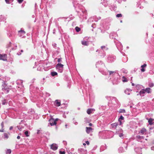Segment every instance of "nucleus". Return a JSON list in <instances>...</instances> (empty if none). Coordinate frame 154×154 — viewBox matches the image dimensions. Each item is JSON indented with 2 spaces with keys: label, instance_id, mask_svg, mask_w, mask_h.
Returning <instances> with one entry per match:
<instances>
[{
  "label": "nucleus",
  "instance_id": "2",
  "mask_svg": "<svg viewBox=\"0 0 154 154\" xmlns=\"http://www.w3.org/2000/svg\"><path fill=\"white\" fill-rule=\"evenodd\" d=\"M10 87V86H8L5 83H4L2 85V90L6 93H8Z\"/></svg>",
  "mask_w": 154,
  "mask_h": 154
},
{
  "label": "nucleus",
  "instance_id": "1",
  "mask_svg": "<svg viewBox=\"0 0 154 154\" xmlns=\"http://www.w3.org/2000/svg\"><path fill=\"white\" fill-rule=\"evenodd\" d=\"M136 88L137 91V92H139L137 94V95H140L141 97L143 96L144 95V87L142 85H137L136 86Z\"/></svg>",
  "mask_w": 154,
  "mask_h": 154
},
{
  "label": "nucleus",
  "instance_id": "16",
  "mask_svg": "<svg viewBox=\"0 0 154 154\" xmlns=\"http://www.w3.org/2000/svg\"><path fill=\"white\" fill-rule=\"evenodd\" d=\"M131 91L132 90L128 88L125 90V92L126 94L129 95L130 94V93Z\"/></svg>",
  "mask_w": 154,
  "mask_h": 154
},
{
  "label": "nucleus",
  "instance_id": "41",
  "mask_svg": "<svg viewBox=\"0 0 154 154\" xmlns=\"http://www.w3.org/2000/svg\"><path fill=\"white\" fill-rule=\"evenodd\" d=\"M97 20H95V21H97L98 20L101 19V17H97Z\"/></svg>",
  "mask_w": 154,
  "mask_h": 154
},
{
  "label": "nucleus",
  "instance_id": "9",
  "mask_svg": "<svg viewBox=\"0 0 154 154\" xmlns=\"http://www.w3.org/2000/svg\"><path fill=\"white\" fill-rule=\"evenodd\" d=\"M124 147H121L119 149V152L121 153L127 150V144H125Z\"/></svg>",
  "mask_w": 154,
  "mask_h": 154
},
{
  "label": "nucleus",
  "instance_id": "39",
  "mask_svg": "<svg viewBox=\"0 0 154 154\" xmlns=\"http://www.w3.org/2000/svg\"><path fill=\"white\" fill-rule=\"evenodd\" d=\"M122 16V14H118L116 15V17H119Z\"/></svg>",
  "mask_w": 154,
  "mask_h": 154
},
{
  "label": "nucleus",
  "instance_id": "54",
  "mask_svg": "<svg viewBox=\"0 0 154 154\" xmlns=\"http://www.w3.org/2000/svg\"><path fill=\"white\" fill-rule=\"evenodd\" d=\"M17 138L18 139H19L20 138V137L19 136H18L17 137Z\"/></svg>",
  "mask_w": 154,
  "mask_h": 154
},
{
  "label": "nucleus",
  "instance_id": "45",
  "mask_svg": "<svg viewBox=\"0 0 154 154\" xmlns=\"http://www.w3.org/2000/svg\"><path fill=\"white\" fill-rule=\"evenodd\" d=\"M6 3L7 4H9L11 2H10V1H5Z\"/></svg>",
  "mask_w": 154,
  "mask_h": 154
},
{
  "label": "nucleus",
  "instance_id": "55",
  "mask_svg": "<svg viewBox=\"0 0 154 154\" xmlns=\"http://www.w3.org/2000/svg\"><path fill=\"white\" fill-rule=\"evenodd\" d=\"M58 120V119H54V120L55 121V122H56Z\"/></svg>",
  "mask_w": 154,
  "mask_h": 154
},
{
  "label": "nucleus",
  "instance_id": "43",
  "mask_svg": "<svg viewBox=\"0 0 154 154\" xmlns=\"http://www.w3.org/2000/svg\"><path fill=\"white\" fill-rule=\"evenodd\" d=\"M18 129L20 131L22 130L23 127H20V126H17Z\"/></svg>",
  "mask_w": 154,
  "mask_h": 154
},
{
  "label": "nucleus",
  "instance_id": "33",
  "mask_svg": "<svg viewBox=\"0 0 154 154\" xmlns=\"http://www.w3.org/2000/svg\"><path fill=\"white\" fill-rule=\"evenodd\" d=\"M4 138L6 139H8V134L6 133H4Z\"/></svg>",
  "mask_w": 154,
  "mask_h": 154
},
{
  "label": "nucleus",
  "instance_id": "31",
  "mask_svg": "<svg viewBox=\"0 0 154 154\" xmlns=\"http://www.w3.org/2000/svg\"><path fill=\"white\" fill-rule=\"evenodd\" d=\"M8 103V101L5 99H4L2 101V104L3 105H5L6 103Z\"/></svg>",
  "mask_w": 154,
  "mask_h": 154
},
{
  "label": "nucleus",
  "instance_id": "63",
  "mask_svg": "<svg viewBox=\"0 0 154 154\" xmlns=\"http://www.w3.org/2000/svg\"><path fill=\"white\" fill-rule=\"evenodd\" d=\"M74 5V7H75V8H77V6H75V5Z\"/></svg>",
  "mask_w": 154,
  "mask_h": 154
},
{
  "label": "nucleus",
  "instance_id": "18",
  "mask_svg": "<svg viewBox=\"0 0 154 154\" xmlns=\"http://www.w3.org/2000/svg\"><path fill=\"white\" fill-rule=\"evenodd\" d=\"M55 105L57 106H59L60 105L61 103L60 101L58 100H56L55 101Z\"/></svg>",
  "mask_w": 154,
  "mask_h": 154
},
{
  "label": "nucleus",
  "instance_id": "42",
  "mask_svg": "<svg viewBox=\"0 0 154 154\" xmlns=\"http://www.w3.org/2000/svg\"><path fill=\"white\" fill-rule=\"evenodd\" d=\"M59 153L60 154H65V152L64 151H60L59 152Z\"/></svg>",
  "mask_w": 154,
  "mask_h": 154
},
{
  "label": "nucleus",
  "instance_id": "3",
  "mask_svg": "<svg viewBox=\"0 0 154 154\" xmlns=\"http://www.w3.org/2000/svg\"><path fill=\"white\" fill-rule=\"evenodd\" d=\"M63 65L60 63H58L56 66V67L57 70L60 72H62L63 70Z\"/></svg>",
  "mask_w": 154,
  "mask_h": 154
},
{
  "label": "nucleus",
  "instance_id": "6",
  "mask_svg": "<svg viewBox=\"0 0 154 154\" xmlns=\"http://www.w3.org/2000/svg\"><path fill=\"white\" fill-rule=\"evenodd\" d=\"M104 65L103 63L101 61H99L96 64V67L100 68H102L104 67Z\"/></svg>",
  "mask_w": 154,
  "mask_h": 154
},
{
  "label": "nucleus",
  "instance_id": "62",
  "mask_svg": "<svg viewBox=\"0 0 154 154\" xmlns=\"http://www.w3.org/2000/svg\"><path fill=\"white\" fill-rule=\"evenodd\" d=\"M125 72V73H127V71L126 70H125V72Z\"/></svg>",
  "mask_w": 154,
  "mask_h": 154
},
{
  "label": "nucleus",
  "instance_id": "26",
  "mask_svg": "<svg viewBox=\"0 0 154 154\" xmlns=\"http://www.w3.org/2000/svg\"><path fill=\"white\" fill-rule=\"evenodd\" d=\"M51 75L53 76L57 75V72H52L51 73Z\"/></svg>",
  "mask_w": 154,
  "mask_h": 154
},
{
  "label": "nucleus",
  "instance_id": "40",
  "mask_svg": "<svg viewBox=\"0 0 154 154\" xmlns=\"http://www.w3.org/2000/svg\"><path fill=\"white\" fill-rule=\"evenodd\" d=\"M101 48L103 50L104 49V50H106L107 49V48H106L105 46H102L101 47Z\"/></svg>",
  "mask_w": 154,
  "mask_h": 154
},
{
  "label": "nucleus",
  "instance_id": "4",
  "mask_svg": "<svg viewBox=\"0 0 154 154\" xmlns=\"http://www.w3.org/2000/svg\"><path fill=\"white\" fill-rule=\"evenodd\" d=\"M123 131L122 129H120L116 131V134L119 135V136L121 138H123L124 134H123Z\"/></svg>",
  "mask_w": 154,
  "mask_h": 154
},
{
  "label": "nucleus",
  "instance_id": "56",
  "mask_svg": "<svg viewBox=\"0 0 154 154\" xmlns=\"http://www.w3.org/2000/svg\"><path fill=\"white\" fill-rule=\"evenodd\" d=\"M92 124L91 123H90L89 124V125L90 126H92Z\"/></svg>",
  "mask_w": 154,
  "mask_h": 154
},
{
  "label": "nucleus",
  "instance_id": "38",
  "mask_svg": "<svg viewBox=\"0 0 154 154\" xmlns=\"http://www.w3.org/2000/svg\"><path fill=\"white\" fill-rule=\"evenodd\" d=\"M149 86L150 87H152L153 86V84L152 83H149Z\"/></svg>",
  "mask_w": 154,
  "mask_h": 154
},
{
  "label": "nucleus",
  "instance_id": "44",
  "mask_svg": "<svg viewBox=\"0 0 154 154\" xmlns=\"http://www.w3.org/2000/svg\"><path fill=\"white\" fill-rule=\"evenodd\" d=\"M61 58H58V60H57V61L58 62H60L61 61Z\"/></svg>",
  "mask_w": 154,
  "mask_h": 154
},
{
  "label": "nucleus",
  "instance_id": "36",
  "mask_svg": "<svg viewBox=\"0 0 154 154\" xmlns=\"http://www.w3.org/2000/svg\"><path fill=\"white\" fill-rule=\"evenodd\" d=\"M75 30L77 32H79L80 30V28H79L78 27V26H76L75 28Z\"/></svg>",
  "mask_w": 154,
  "mask_h": 154
},
{
  "label": "nucleus",
  "instance_id": "52",
  "mask_svg": "<svg viewBox=\"0 0 154 154\" xmlns=\"http://www.w3.org/2000/svg\"><path fill=\"white\" fill-rule=\"evenodd\" d=\"M106 98L108 100H109V99H110V97L108 96H106Z\"/></svg>",
  "mask_w": 154,
  "mask_h": 154
},
{
  "label": "nucleus",
  "instance_id": "8",
  "mask_svg": "<svg viewBox=\"0 0 154 154\" xmlns=\"http://www.w3.org/2000/svg\"><path fill=\"white\" fill-rule=\"evenodd\" d=\"M144 137L143 136L139 135L137 136L136 137V139L138 141L142 142L144 140Z\"/></svg>",
  "mask_w": 154,
  "mask_h": 154
},
{
  "label": "nucleus",
  "instance_id": "17",
  "mask_svg": "<svg viewBox=\"0 0 154 154\" xmlns=\"http://www.w3.org/2000/svg\"><path fill=\"white\" fill-rule=\"evenodd\" d=\"M94 111L95 109H89L87 110V112L88 114H90L92 113L93 111Z\"/></svg>",
  "mask_w": 154,
  "mask_h": 154
},
{
  "label": "nucleus",
  "instance_id": "11",
  "mask_svg": "<svg viewBox=\"0 0 154 154\" xmlns=\"http://www.w3.org/2000/svg\"><path fill=\"white\" fill-rule=\"evenodd\" d=\"M49 123L51 126H53L57 124V123L55 122V121L54 119H53L51 118L49 120Z\"/></svg>",
  "mask_w": 154,
  "mask_h": 154
},
{
  "label": "nucleus",
  "instance_id": "30",
  "mask_svg": "<svg viewBox=\"0 0 154 154\" xmlns=\"http://www.w3.org/2000/svg\"><path fill=\"white\" fill-rule=\"evenodd\" d=\"M144 133V130L143 129L139 133L140 135H143Z\"/></svg>",
  "mask_w": 154,
  "mask_h": 154
},
{
  "label": "nucleus",
  "instance_id": "15",
  "mask_svg": "<svg viewBox=\"0 0 154 154\" xmlns=\"http://www.w3.org/2000/svg\"><path fill=\"white\" fill-rule=\"evenodd\" d=\"M25 34V32L23 30H20L18 31V35L20 37H21Z\"/></svg>",
  "mask_w": 154,
  "mask_h": 154
},
{
  "label": "nucleus",
  "instance_id": "64",
  "mask_svg": "<svg viewBox=\"0 0 154 154\" xmlns=\"http://www.w3.org/2000/svg\"><path fill=\"white\" fill-rule=\"evenodd\" d=\"M21 51L22 52H23V50H21Z\"/></svg>",
  "mask_w": 154,
  "mask_h": 154
},
{
  "label": "nucleus",
  "instance_id": "59",
  "mask_svg": "<svg viewBox=\"0 0 154 154\" xmlns=\"http://www.w3.org/2000/svg\"><path fill=\"white\" fill-rule=\"evenodd\" d=\"M153 148H154V147H151V149L152 150H153Z\"/></svg>",
  "mask_w": 154,
  "mask_h": 154
},
{
  "label": "nucleus",
  "instance_id": "32",
  "mask_svg": "<svg viewBox=\"0 0 154 154\" xmlns=\"http://www.w3.org/2000/svg\"><path fill=\"white\" fill-rule=\"evenodd\" d=\"M119 112L120 113H125V111L124 109H120L119 110Z\"/></svg>",
  "mask_w": 154,
  "mask_h": 154
},
{
  "label": "nucleus",
  "instance_id": "48",
  "mask_svg": "<svg viewBox=\"0 0 154 154\" xmlns=\"http://www.w3.org/2000/svg\"><path fill=\"white\" fill-rule=\"evenodd\" d=\"M119 121V125H121L122 124V120H120Z\"/></svg>",
  "mask_w": 154,
  "mask_h": 154
},
{
  "label": "nucleus",
  "instance_id": "53",
  "mask_svg": "<svg viewBox=\"0 0 154 154\" xmlns=\"http://www.w3.org/2000/svg\"><path fill=\"white\" fill-rule=\"evenodd\" d=\"M13 127L11 126L10 127L9 129L10 130H11L13 129Z\"/></svg>",
  "mask_w": 154,
  "mask_h": 154
},
{
  "label": "nucleus",
  "instance_id": "61",
  "mask_svg": "<svg viewBox=\"0 0 154 154\" xmlns=\"http://www.w3.org/2000/svg\"><path fill=\"white\" fill-rule=\"evenodd\" d=\"M65 127H66V128H67V125H65Z\"/></svg>",
  "mask_w": 154,
  "mask_h": 154
},
{
  "label": "nucleus",
  "instance_id": "29",
  "mask_svg": "<svg viewBox=\"0 0 154 154\" xmlns=\"http://www.w3.org/2000/svg\"><path fill=\"white\" fill-rule=\"evenodd\" d=\"M141 70L142 72H144V64L142 65L141 66Z\"/></svg>",
  "mask_w": 154,
  "mask_h": 154
},
{
  "label": "nucleus",
  "instance_id": "27",
  "mask_svg": "<svg viewBox=\"0 0 154 154\" xmlns=\"http://www.w3.org/2000/svg\"><path fill=\"white\" fill-rule=\"evenodd\" d=\"M102 4L105 7H106L107 5V1H103V2H102Z\"/></svg>",
  "mask_w": 154,
  "mask_h": 154
},
{
  "label": "nucleus",
  "instance_id": "28",
  "mask_svg": "<svg viewBox=\"0 0 154 154\" xmlns=\"http://www.w3.org/2000/svg\"><path fill=\"white\" fill-rule=\"evenodd\" d=\"M122 81L123 82H126L128 80L126 78H125L124 76H123L122 77Z\"/></svg>",
  "mask_w": 154,
  "mask_h": 154
},
{
  "label": "nucleus",
  "instance_id": "13",
  "mask_svg": "<svg viewBox=\"0 0 154 154\" xmlns=\"http://www.w3.org/2000/svg\"><path fill=\"white\" fill-rule=\"evenodd\" d=\"M135 152L138 154H142L141 149L140 148H136L134 149Z\"/></svg>",
  "mask_w": 154,
  "mask_h": 154
},
{
  "label": "nucleus",
  "instance_id": "23",
  "mask_svg": "<svg viewBox=\"0 0 154 154\" xmlns=\"http://www.w3.org/2000/svg\"><path fill=\"white\" fill-rule=\"evenodd\" d=\"M145 92L148 93H151V89L150 88H147L145 89Z\"/></svg>",
  "mask_w": 154,
  "mask_h": 154
},
{
  "label": "nucleus",
  "instance_id": "49",
  "mask_svg": "<svg viewBox=\"0 0 154 154\" xmlns=\"http://www.w3.org/2000/svg\"><path fill=\"white\" fill-rule=\"evenodd\" d=\"M85 143L88 145H89V142L88 141H86L85 142Z\"/></svg>",
  "mask_w": 154,
  "mask_h": 154
},
{
  "label": "nucleus",
  "instance_id": "51",
  "mask_svg": "<svg viewBox=\"0 0 154 154\" xmlns=\"http://www.w3.org/2000/svg\"><path fill=\"white\" fill-rule=\"evenodd\" d=\"M0 132H4V129L3 128H2V129L0 130Z\"/></svg>",
  "mask_w": 154,
  "mask_h": 154
},
{
  "label": "nucleus",
  "instance_id": "57",
  "mask_svg": "<svg viewBox=\"0 0 154 154\" xmlns=\"http://www.w3.org/2000/svg\"><path fill=\"white\" fill-rule=\"evenodd\" d=\"M53 45L54 47H56V44H53Z\"/></svg>",
  "mask_w": 154,
  "mask_h": 154
},
{
  "label": "nucleus",
  "instance_id": "46",
  "mask_svg": "<svg viewBox=\"0 0 154 154\" xmlns=\"http://www.w3.org/2000/svg\"><path fill=\"white\" fill-rule=\"evenodd\" d=\"M17 1L19 4H21L22 2L23 1Z\"/></svg>",
  "mask_w": 154,
  "mask_h": 154
},
{
  "label": "nucleus",
  "instance_id": "7",
  "mask_svg": "<svg viewBox=\"0 0 154 154\" xmlns=\"http://www.w3.org/2000/svg\"><path fill=\"white\" fill-rule=\"evenodd\" d=\"M0 60L6 61L7 60V55L5 54H0Z\"/></svg>",
  "mask_w": 154,
  "mask_h": 154
},
{
  "label": "nucleus",
  "instance_id": "50",
  "mask_svg": "<svg viewBox=\"0 0 154 154\" xmlns=\"http://www.w3.org/2000/svg\"><path fill=\"white\" fill-rule=\"evenodd\" d=\"M1 126L2 127V128H3L4 127V124L3 122H2L1 123Z\"/></svg>",
  "mask_w": 154,
  "mask_h": 154
},
{
  "label": "nucleus",
  "instance_id": "58",
  "mask_svg": "<svg viewBox=\"0 0 154 154\" xmlns=\"http://www.w3.org/2000/svg\"><path fill=\"white\" fill-rule=\"evenodd\" d=\"M132 85L133 86H134V84L133 83H132Z\"/></svg>",
  "mask_w": 154,
  "mask_h": 154
},
{
  "label": "nucleus",
  "instance_id": "10",
  "mask_svg": "<svg viewBox=\"0 0 154 154\" xmlns=\"http://www.w3.org/2000/svg\"><path fill=\"white\" fill-rule=\"evenodd\" d=\"M88 38L87 37L85 38L82 41V45L85 46H87L88 45L89 42L88 41H86L85 39Z\"/></svg>",
  "mask_w": 154,
  "mask_h": 154
},
{
  "label": "nucleus",
  "instance_id": "24",
  "mask_svg": "<svg viewBox=\"0 0 154 154\" xmlns=\"http://www.w3.org/2000/svg\"><path fill=\"white\" fill-rule=\"evenodd\" d=\"M111 125L112 128H117V126H118V125L117 123H114L112 124Z\"/></svg>",
  "mask_w": 154,
  "mask_h": 154
},
{
  "label": "nucleus",
  "instance_id": "47",
  "mask_svg": "<svg viewBox=\"0 0 154 154\" xmlns=\"http://www.w3.org/2000/svg\"><path fill=\"white\" fill-rule=\"evenodd\" d=\"M109 24H107V26L106 27V29H109Z\"/></svg>",
  "mask_w": 154,
  "mask_h": 154
},
{
  "label": "nucleus",
  "instance_id": "35",
  "mask_svg": "<svg viewBox=\"0 0 154 154\" xmlns=\"http://www.w3.org/2000/svg\"><path fill=\"white\" fill-rule=\"evenodd\" d=\"M11 150L10 149H8L6 151V153L7 154H10L11 153Z\"/></svg>",
  "mask_w": 154,
  "mask_h": 154
},
{
  "label": "nucleus",
  "instance_id": "25",
  "mask_svg": "<svg viewBox=\"0 0 154 154\" xmlns=\"http://www.w3.org/2000/svg\"><path fill=\"white\" fill-rule=\"evenodd\" d=\"M109 72L110 75H117V73H116L115 72L109 71Z\"/></svg>",
  "mask_w": 154,
  "mask_h": 154
},
{
  "label": "nucleus",
  "instance_id": "20",
  "mask_svg": "<svg viewBox=\"0 0 154 154\" xmlns=\"http://www.w3.org/2000/svg\"><path fill=\"white\" fill-rule=\"evenodd\" d=\"M6 20V18L3 15L0 16V22L4 21Z\"/></svg>",
  "mask_w": 154,
  "mask_h": 154
},
{
  "label": "nucleus",
  "instance_id": "37",
  "mask_svg": "<svg viewBox=\"0 0 154 154\" xmlns=\"http://www.w3.org/2000/svg\"><path fill=\"white\" fill-rule=\"evenodd\" d=\"M124 117L122 116H121L119 118V119L118 121H119L120 120H124Z\"/></svg>",
  "mask_w": 154,
  "mask_h": 154
},
{
  "label": "nucleus",
  "instance_id": "60",
  "mask_svg": "<svg viewBox=\"0 0 154 154\" xmlns=\"http://www.w3.org/2000/svg\"><path fill=\"white\" fill-rule=\"evenodd\" d=\"M83 145H84V146H85V145H86V143H83Z\"/></svg>",
  "mask_w": 154,
  "mask_h": 154
},
{
  "label": "nucleus",
  "instance_id": "12",
  "mask_svg": "<svg viewBox=\"0 0 154 154\" xmlns=\"http://www.w3.org/2000/svg\"><path fill=\"white\" fill-rule=\"evenodd\" d=\"M51 148L54 150H57L58 148V146L56 144L53 143L51 146Z\"/></svg>",
  "mask_w": 154,
  "mask_h": 154
},
{
  "label": "nucleus",
  "instance_id": "19",
  "mask_svg": "<svg viewBox=\"0 0 154 154\" xmlns=\"http://www.w3.org/2000/svg\"><path fill=\"white\" fill-rule=\"evenodd\" d=\"M92 128L91 127H86V132L88 134H89L91 132Z\"/></svg>",
  "mask_w": 154,
  "mask_h": 154
},
{
  "label": "nucleus",
  "instance_id": "5",
  "mask_svg": "<svg viewBox=\"0 0 154 154\" xmlns=\"http://www.w3.org/2000/svg\"><path fill=\"white\" fill-rule=\"evenodd\" d=\"M116 59V57L113 55H110L108 58L109 62H112L115 61Z\"/></svg>",
  "mask_w": 154,
  "mask_h": 154
},
{
  "label": "nucleus",
  "instance_id": "14",
  "mask_svg": "<svg viewBox=\"0 0 154 154\" xmlns=\"http://www.w3.org/2000/svg\"><path fill=\"white\" fill-rule=\"evenodd\" d=\"M79 152L81 154H86L87 153V151L86 150H85L82 149H79Z\"/></svg>",
  "mask_w": 154,
  "mask_h": 154
},
{
  "label": "nucleus",
  "instance_id": "22",
  "mask_svg": "<svg viewBox=\"0 0 154 154\" xmlns=\"http://www.w3.org/2000/svg\"><path fill=\"white\" fill-rule=\"evenodd\" d=\"M93 19H94V21H95V20H97V17L94 16L93 17H91L88 20V22L91 21H93Z\"/></svg>",
  "mask_w": 154,
  "mask_h": 154
},
{
  "label": "nucleus",
  "instance_id": "34",
  "mask_svg": "<svg viewBox=\"0 0 154 154\" xmlns=\"http://www.w3.org/2000/svg\"><path fill=\"white\" fill-rule=\"evenodd\" d=\"M24 134L26 137H28L29 136V131H26L25 132Z\"/></svg>",
  "mask_w": 154,
  "mask_h": 154
},
{
  "label": "nucleus",
  "instance_id": "21",
  "mask_svg": "<svg viewBox=\"0 0 154 154\" xmlns=\"http://www.w3.org/2000/svg\"><path fill=\"white\" fill-rule=\"evenodd\" d=\"M148 122L149 125H152L154 123V120L152 119H150L148 120Z\"/></svg>",
  "mask_w": 154,
  "mask_h": 154
}]
</instances>
